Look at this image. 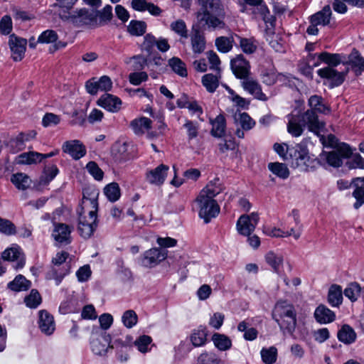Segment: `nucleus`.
Listing matches in <instances>:
<instances>
[{
    "label": "nucleus",
    "instance_id": "f257e3e1",
    "mask_svg": "<svg viewBox=\"0 0 364 364\" xmlns=\"http://www.w3.org/2000/svg\"><path fill=\"white\" fill-rule=\"evenodd\" d=\"M198 2L201 7L196 13L197 23L192 26L190 36L192 50L196 54L202 53L205 49L206 41L201 28L214 31L225 27L220 0H198Z\"/></svg>",
    "mask_w": 364,
    "mask_h": 364
},
{
    "label": "nucleus",
    "instance_id": "f03ea898",
    "mask_svg": "<svg viewBox=\"0 0 364 364\" xmlns=\"http://www.w3.org/2000/svg\"><path fill=\"white\" fill-rule=\"evenodd\" d=\"M98 193L92 191L88 196L85 193L78 210L79 223L78 232L80 236L85 239L90 238L97 228V212Z\"/></svg>",
    "mask_w": 364,
    "mask_h": 364
},
{
    "label": "nucleus",
    "instance_id": "7ed1b4c3",
    "mask_svg": "<svg viewBox=\"0 0 364 364\" xmlns=\"http://www.w3.org/2000/svg\"><path fill=\"white\" fill-rule=\"evenodd\" d=\"M222 189L219 178H215L200 191L196 200L199 208V217L203 218L205 223L215 218L220 212V207L214 198L222 191Z\"/></svg>",
    "mask_w": 364,
    "mask_h": 364
},
{
    "label": "nucleus",
    "instance_id": "20e7f679",
    "mask_svg": "<svg viewBox=\"0 0 364 364\" xmlns=\"http://www.w3.org/2000/svg\"><path fill=\"white\" fill-rule=\"evenodd\" d=\"M287 117V131L294 137L301 136L305 127L316 134H318L324 129V123L322 121H316L311 111H306L302 114H290Z\"/></svg>",
    "mask_w": 364,
    "mask_h": 364
},
{
    "label": "nucleus",
    "instance_id": "39448f33",
    "mask_svg": "<svg viewBox=\"0 0 364 364\" xmlns=\"http://www.w3.org/2000/svg\"><path fill=\"white\" fill-rule=\"evenodd\" d=\"M272 317L284 334L294 335L296 326V311L293 304L287 301H278L274 308Z\"/></svg>",
    "mask_w": 364,
    "mask_h": 364
},
{
    "label": "nucleus",
    "instance_id": "423d86ee",
    "mask_svg": "<svg viewBox=\"0 0 364 364\" xmlns=\"http://www.w3.org/2000/svg\"><path fill=\"white\" fill-rule=\"evenodd\" d=\"M66 18L76 26H97V14L95 11H90L86 9H80L69 14Z\"/></svg>",
    "mask_w": 364,
    "mask_h": 364
},
{
    "label": "nucleus",
    "instance_id": "0eeeda50",
    "mask_svg": "<svg viewBox=\"0 0 364 364\" xmlns=\"http://www.w3.org/2000/svg\"><path fill=\"white\" fill-rule=\"evenodd\" d=\"M309 159L308 151L304 146L297 144L289 147L287 161L294 168L304 167Z\"/></svg>",
    "mask_w": 364,
    "mask_h": 364
},
{
    "label": "nucleus",
    "instance_id": "6e6552de",
    "mask_svg": "<svg viewBox=\"0 0 364 364\" xmlns=\"http://www.w3.org/2000/svg\"><path fill=\"white\" fill-rule=\"evenodd\" d=\"M68 256V252H58L55 257L52 259L53 267L48 273V275L50 279L55 280L56 285H58L63 277L68 273V267L67 265L63 266L62 268L60 267V265L65 262Z\"/></svg>",
    "mask_w": 364,
    "mask_h": 364
},
{
    "label": "nucleus",
    "instance_id": "1a4fd4ad",
    "mask_svg": "<svg viewBox=\"0 0 364 364\" xmlns=\"http://www.w3.org/2000/svg\"><path fill=\"white\" fill-rule=\"evenodd\" d=\"M259 220V215L255 212L250 215H242L236 223L237 232L244 236L251 235L255 231Z\"/></svg>",
    "mask_w": 364,
    "mask_h": 364
},
{
    "label": "nucleus",
    "instance_id": "9d476101",
    "mask_svg": "<svg viewBox=\"0 0 364 364\" xmlns=\"http://www.w3.org/2000/svg\"><path fill=\"white\" fill-rule=\"evenodd\" d=\"M168 252L159 248H151L145 251L141 258V264L146 267H152L167 257Z\"/></svg>",
    "mask_w": 364,
    "mask_h": 364
},
{
    "label": "nucleus",
    "instance_id": "9b49d317",
    "mask_svg": "<svg viewBox=\"0 0 364 364\" xmlns=\"http://www.w3.org/2000/svg\"><path fill=\"white\" fill-rule=\"evenodd\" d=\"M352 155L350 147L343 144L337 149L326 154V159L327 163L333 167H340L343 164V159L349 158Z\"/></svg>",
    "mask_w": 364,
    "mask_h": 364
},
{
    "label": "nucleus",
    "instance_id": "f8f14e48",
    "mask_svg": "<svg viewBox=\"0 0 364 364\" xmlns=\"http://www.w3.org/2000/svg\"><path fill=\"white\" fill-rule=\"evenodd\" d=\"M110 343V337L105 333H92L90 346L92 351L97 355H106Z\"/></svg>",
    "mask_w": 364,
    "mask_h": 364
},
{
    "label": "nucleus",
    "instance_id": "ddd939ff",
    "mask_svg": "<svg viewBox=\"0 0 364 364\" xmlns=\"http://www.w3.org/2000/svg\"><path fill=\"white\" fill-rule=\"evenodd\" d=\"M348 72V68L345 71L338 72L333 68L326 67L318 70L317 73L321 77L327 79L330 82L331 87H337L343 82Z\"/></svg>",
    "mask_w": 364,
    "mask_h": 364
},
{
    "label": "nucleus",
    "instance_id": "4468645a",
    "mask_svg": "<svg viewBox=\"0 0 364 364\" xmlns=\"http://www.w3.org/2000/svg\"><path fill=\"white\" fill-rule=\"evenodd\" d=\"M27 41L18 37L15 34L9 36V46L11 52V57L14 61H21L25 55Z\"/></svg>",
    "mask_w": 364,
    "mask_h": 364
},
{
    "label": "nucleus",
    "instance_id": "2eb2a0df",
    "mask_svg": "<svg viewBox=\"0 0 364 364\" xmlns=\"http://www.w3.org/2000/svg\"><path fill=\"white\" fill-rule=\"evenodd\" d=\"M169 167L165 164H160L157 167L148 170L146 173V180L150 184L161 186L168 175Z\"/></svg>",
    "mask_w": 364,
    "mask_h": 364
},
{
    "label": "nucleus",
    "instance_id": "dca6fc26",
    "mask_svg": "<svg viewBox=\"0 0 364 364\" xmlns=\"http://www.w3.org/2000/svg\"><path fill=\"white\" fill-rule=\"evenodd\" d=\"M231 69L236 77L240 79H246L250 73V65L249 62L242 55H237L230 62Z\"/></svg>",
    "mask_w": 364,
    "mask_h": 364
},
{
    "label": "nucleus",
    "instance_id": "f3484780",
    "mask_svg": "<svg viewBox=\"0 0 364 364\" xmlns=\"http://www.w3.org/2000/svg\"><path fill=\"white\" fill-rule=\"evenodd\" d=\"M54 229L52 233V237L54 240L60 244H70L71 242V232L72 228L64 223H56L53 221Z\"/></svg>",
    "mask_w": 364,
    "mask_h": 364
},
{
    "label": "nucleus",
    "instance_id": "a211bd4d",
    "mask_svg": "<svg viewBox=\"0 0 364 364\" xmlns=\"http://www.w3.org/2000/svg\"><path fill=\"white\" fill-rule=\"evenodd\" d=\"M38 323L41 331L47 336L53 334L55 329L53 316L46 310L39 311Z\"/></svg>",
    "mask_w": 364,
    "mask_h": 364
},
{
    "label": "nucleus",
    "instance_id": "6ab92c4d",
    "mask_svg": "<svg viewBox=\"0 0 364 364\" xmlns=\"http://www.w3.org/2000/svg\"><path fill=\"white\" fill-rule=\"evenodd\" d=\"M1 257L4 260L7 261L16 260V264L14 266L16 269L22 268L25 264L24 255L21 252V249L18 246L6 249L2 252Z\"/></svg>",
    "mask_w": 364,
    "mask_h": 364
},
{
    "label": "nucleus",
    "instance_id": "aec40b11",
    "mask_svg": "<svg viewBox=\"0 0 364 364\" xmlns=\"http://www.w3.org/2000/svg\"><path fill=\"white\" fill-rule=\"evenodd\" d=\"M63 150L75 160L80 159L86 154L85 146L79 140L65 141L63 145Z\"/></svg>",
    "mask_w": 364,
    "mask_h": 364
},
{
    "label": "nucleus",
    "instance_id": "412c9836",
    "mask_svg": "<svg viewBox=\"0 0 364 364\" xmlns=\"http://www.w3.org/2000/svg\"><path fill=\"white\" fill-rule=\"evenodd\" d=\"M97 105L112 112H117L120 109L121 100L111 94L105 93L97 100Z\"/></svg>",
    "mask_w": 364,
    "mask_h": 364
},
{
    "label": "nucleus",
    "instance_id": "4be33fe9",
    "mask_svg": "<svg viewBox=\"0 0 364 364\" xmlns=\"http://www.w3.org/2000/svg\"><path fill=\"white\" fill-rule=\"evenodd\" d=\"M352 186L354 188L352 196L355 199L353 208L358 209L364 205V177L353 178L352 180Z\"/></svg>",
    "mask_w": 364,
    "mask_h": 364
},
{
    "label": "nucleus",
    "instance_id": "5701e85b",
    "mask_svg": "<svg viewBox=\"0 0 364 364\" xmlns=\"http://www.w3.org/2000/svg\"><path fill=\"white\" fill-rule=\"evenodd\" d=\"M344 64L350 66L356 75H360L364 71V58L361 56L360 53L353 49L349 54L348 60Z\"/></svg>",
    "mask_w": 364,
    "mask_h": 364
},
{
    "label": "nucleus",
    "instance_id": "b1692460",
    "mask_svg": "<svg viewBox=\"0 0 364 364\" xmlns=\"http://www.w3.org/2000/svg\"><path fill=\"white\" fill-rule=\"evenodd\" d=\"M310 109L307 111H311L316 121H320L316 112L326 114L329 112V108L323 103V99L318 95H312L308 101Z\"/></svg>",
    "mask_w": 364,
    "mask_h": 364
},
{
    "label": "nucleus",
    "instance_id": "393cba45",
    "mask_svg": "<svg viewBox=\"0 0 364 364\" xmlns=\"http://www.w3.org/2000/svg\"><path fill=\"white\" fill-rule=\"evenodd\" d=\"M331 16V9L329 5H326L321 11L310 16V23L325 26L330 23Z\"/></svg>",
    "mask_w": 364,
    "mask_h": 364
},
{
    "label": "nucleus",
    "instance_id": "a878e982",
    "mask_svg": "<svg viewBox=\"0 0 364 364\" xmlns=\"http://www.w3.org/2000/svg\"><path fill=\"white\" fill-rule=\"evenodd\" d=\"M316 321L319 323H328L336 318L335 313L323 304L318 306L314 311Z\"/></svg>",
    "mask_w": 364,
    "mask_h": 364
},
{
    "label": "nucleus",
    "instance_id": "bb28decb",
    "mask_svg": "<svg viewBox=\"0 0 364 364\" xmlns=\"http://www.w3.org/2000/svg\"><path fill=\"white\" fill-rule=\"evenodd\" d=\"M242 87L246 91L253 95L255 98L262 101L267 100L266 95L262 91L260 85L255 80L246 79L242 82Z\"/></svg>",
    "mask_w": 364,
    "mask_h": 364
},
{
    "label": "nucleus",
    "instance_id": "cd10ccee",
    "mask_svg": "<svg viewBox=\"0 0 364 364\" xmlns=\"http://www.w3.org/2000/svg\"><path fill=\"white\" fill-rule=\"evenodd\" d=\"M337 338L344 344L350 345L355 341L357 336L354 329L351 326L344 324L338 330Z\"/></svg>",
    "mask_w": 364,
    "mask_h": 364
},
{
    "label": "nucleus",
    "instance_id": "c85d7f7f",
    "mask_svg": "<svg viewBox=\"0 0 364 364\" xmlns=\"http://www.w3.org/2000/svg\"><path fill=\"white\" fill-rule=\"evenodd\" d=\"M252 14L255 19L261 18L265 23L272 25L274 17L270 14L269 9L263 1L254 7Z\"/></svg>",
    "mask_w": 364,
    "mask_h": 364
},
{
    "label": "nucleus",
    "instance_id": "c756f323",
    "mask_svg": "<svg viewBox=\"0 0 364 364\" xmlns=\"http://www.w3.org/2000/svg\"><path fill=\"white\" fill-rule=\"evenodd\" d=\"M212 124L210 133L212 136L220 138L224 136L226 128V122L223 115L219 114L214 119L210 120Z\"/></svg>",
    "mask_w": 364,
    "mask_h": 364
},
{
    "label": "nucleus",
    "instance_id": "7c9ffc66",
    "mask_svg": "<svg viewBox=\"0 0 364 364\" xmlns=\"http://www.w3.org/2000/svg\"><path fill=\"white\" fill-rule=\"evenodd\" d=\"M151 120L147 117H141L131 122V127L137 135H142L146 131L151 128Z\"/></svg>",
    "mask_w": 364,
    "mask_h": 364
},
{
    "label": "nucleus",
    "instance_id": "2f4dec72",
    "mask_svg": "<svg viewBox=\"0 0 364 364\" xmlns=\"http://www.w3.org/2000/svg\"><path fill=\"white\" fill-rule=\"evenodd\" d=\"M328 301L333 307L339 306L343 301V292L341 286L333 284L328 294Z\"/></svg>",
    "mask_w": 364,
    "mask_h": 364
},
{
    "label": "nucleus",
    "instance_id": "473e14b6",
    "mask_svg": "<svg viewBox=\"0 0 364 364\" xmlns=\"http://www.w3.org/2000/svg\"><path fill=\"white\" fill-rule=\"evenodd\" d=\"M315 55H316L309 54L306 60L300 62L298 65L299 71L305 76L311 78L313 76L314 68L319 65L318 60H316V62H314L312 64H311V61L315 59Z\"/></svg>",
    "mask_w": 364,
    "mask_h": 364
},
{
    "label": "nucleus",
    "instance_id": "72a5a7b5",
    "mask_svg": "<svg viewBox=\"0 0 364 364\" xmlns=\"http://www.w3.org/2000/svg\"><path fill=\"white\" fill-rule=\"evenodd\" d=\"M31 282L21 274L17 275L14 279L8 283V288L14 291H26L31 287Z\"/></svg>",
    "mask_w": 364,
    "mask_h": 364
},
{
    "label": "nucleus",
    "instance_id": "f704fd0d",
    "mask_svg": "<svg viewBox=\"0 0 364 364\" xmlns=\"http://www.w3.org/2000/svg\"><path fill=\"white\" fill-rule=\"evenodd\" d=\"M343 57V56L341 54H332L327 52H323L318 55L317 60H318L319 63L321 61L326 63L328 65V67L333 68L339 65L341 63H344L342 59Z\"/></svg>",
    "mask_w": 364,
    "mask_h": 364
},
{
    "label": "nucleus",
    "instance_id": "c9c22d12",
    "mask_svg": "<svg viewBox=\"0 0 364 364\" xmlns=\"http://www.w3.org/2000/svg\"><path fill=\"white\" fill-rule=\"evenodd\" d=\"M265 260L274 271L277 272L280 266L283 264L284 256L280 252L269 251L265 255Z\"/></svg>",
    "mask_w": 364,
    "mask_h": 364
},
{
    "label": "nucleus",
    "instance_id": "e433bc0d",
    "mask_svg": "<svg viewBox=\"0 0 364 364\" xmlns=\"http://www.w3.org/2000/svg\"><path fill=\"white\" fill-rule=\"evenodd\" d=\"M11 181L16 188L22 191L27 189L31 183L29 177L23 173L13 174L11 177Z\"/></svg>",
    "mask_w": 364,
    "mask_h": 364
},
{
    "label": "nucleus",
    "instance_id": "4c0bfd02",
    "mask_svg": "<svg viewBox=\"0 0 364 364\" xmlns=\"http://www.w3.org/2000/svg\"><path fill=\"white\" fill-rule=\"evenodd\" d=\"M212 341L215 346L221 351L227 350L232 346L231 340L224 334L214 333L212 337Z\"/></svg>",
    "mask_w": 364,
    "mask_h": 364
},
{
    "label": "nucleus",
    "instance_id": "58836bf2",
    "mask_svg": "<svg viewBox=\"0 0 364 364\" xmlns=\"http://www.w3.org/2000/svg\"><path fill=\"white\" fill-rule=\"evenodd\" d=\"M235 120L243 130L249 131L255 126V121L246 112L235 114Z\"/></svg>",
    "mask_w": 364,
    "mask_h": 364
},
{
    "label": "nucleus",
    "instance_id": "ea45409f",
    "mask_svg": "<svg viewBox=\"0 0 364 364\" xmlns=\"http://www.w3.org/2000/svg\"><path fill=\"white\" fill-rule=\"evenodd\" d=\"M234 43L233 36H220L215 39V43L217 49L221 53H228L232 48Z\"/></svg>",
    "mask_w": 364,
    "mask_h": 364
},
{
    "label": "nucleus",
    "instance_id": "a19ab883",
    "mask_svg": "<svg viewBox=\"0 0 364 364\" xmlns=\"http://www.w3.org/2000/svg\"><path fill=\"white\" fill-rule=\"evenodd\" d=\"M170 29L181 39H187L188 37V30L186 23L182 19H178L171 22Z\"/></svg>",
    "mask_w": 364,
    "mask_h": 364
},
{
    "label": "nucleus",
    "instance_id": "79ce46f5",
    "mask_svg": "<svg viewBox=\"0 0 364 364\" xmlns=\"http://www.w3.org/2000/svg\"><path fill=\"white\" fill-rule=\"evenodd\" d=\"M219 74H206L202 77V83L209 92H214L219 85Z\"/></svg>",
    "mask_w": 364,
    "mask_h": 364
},
{
    "label": "nucleus",
    "instance_id": "37998d69",
    "mask_svg": "<svg viewBox=\"0 0 364 364\" xmlns=\"http://www.w3.org/2000/svg\"><path fill=\"white\" fill-rule=\"evenodd\" d=\"M196 364H222V360L215 353L205 351L198 357Z\"/></svg>",
    "mask_w": 364,
    "mask_h": 364
},
{
    "label": "nucleus",
    "instance_id": "c03bdc74",
    "mask_svg": "<svg viewBox=\"0 0 364 364\" xmlns=\"http://www.w3.org/2000/svg\"><path fill=\"white\" fill-rule=\"evenodd\" d=\"M207 331L205 327L195 330L191 336V341L195 347L203 346L206 342Z\"/></svg>",
    "mask_w": 364,
    "mask_h": 364
},
{
    "label": "nucleus",
    "instance_id": "a18cd8bd",
    "mask_svg": "<svg viewBox=\"0 0 364 364\" xmlns=\"http://www.w3.org/2000/svg\"><path fill=\"white\" fill-rule=\"evenodd\" d=\"M146 23L142 21L132 20L127 27L129 33L132 36H141L146 32Z\"/></svg>",
    "mask_w": 364,
    "mask_h": 364
},
{
    "label": "nucleus",
    "instance_id": "49530a36",
    "mask_svg": "<svg viewBox=\"0 0 364 364\" xmlns=\"http://www.w3.org/2000/svg\"><path fill=\"white\" fill-rule=\"evenodd\" d=\"M183 127L186 131L188 141H191L198 137L200 129V126L198 122L186 119Z\"/></svg>",
    "mask_w": 364,
    "mask_h": 364
},
{
    "label": "nucleus",
    "instance_id": "de8ad7c7",
    "mask_svg": "<svg viewBox=\"0 0 364 364\" xmlns=\"http://www.w3.org/2000/svg\"><path fill=\"white\" fill-rule=\"evenodd\" d=\"M104 193L107 198L111 202H115L120 197V188L117 183H111L104 188Z\"/></svg>",
    "mask_w": 364,
    "mask_h": 364
},
{
    "label": "nucleus",
    "instance_id": "09e8293b",
    "mask_svg": "<svg viewBox=\"0 0 364 364\" xmlns=\"http://www.w3.org/2000/svg\"><path fill=\"white\" fill-rule=\"evenodd\" d=\"M268 168L274 174L281 178L286 179L289 176V171L284 164L279 162L269 163Z\"/></svg>",
    "mask_w": 364,
    "mask_h": 364
},
{
    "label": "nucleus",
    "instance_id": "8fccbe9b",
    "mask_svg": "<svg viewBox=\"0 0 364 364\" xmlns=\"http://www.w3.org/2000/svg\"><path fill=\"white\" fill-rule=\"evenodd\" d=\"M168 65L172 70L181 77L187 76V70L185 63L178 58L173 57L168 60Z\"/></svg>",
    "mask_w": 364,
    "mask_h": 364
},
{
    "label": "nucleus",
    "instance_id": "3c124183",
    "mask_svg": "<svg viewBox=\"0 0 364 364\" xmlns=\"http://www.w3.org/2000/svg\"><path fill=\"white\" fill-rule=\"evenodd\" d=\"M360 291V286L356 282H353L349 284L348 287L344 289L343 294L352 302H354L359 298Z\"/></svg>",
    "mask_w": 364,
    "mask_h": 364
},
{
    "label": "nucleus",
    "instance_id": "603ef678",
    "mask_svg": "<svg viewBox=\"0 0 364 364\" xmlns=\"http://www.w3.org/2000/svg\"><path fill=\"white\" fill-rule=\"evenodd\" d=\"M97 14V25L102 26L109 21L112 18V7L110 5L105 6L102 10L95 11Z\"/></svg>",
    "mask_w": 364,
    "mask_h": 364
},
{
    "label": "nucleus",
    "instance_id": "864d4df0",
    "mask_svg": "<svg viewBox=\"0 0 364 364\" xmlns=\"http://www.w3.org/2000/svg\"><path fill=\"white\" fill-rule=\"evenodd\" d=\"M122 321L125 327L132 328L136 325L138 316L134 310H127L122 314Z\"/></svg>",
    "mask_w": 364,
    "mask_h": 364
},
{
    "label": "nucleus",
    "instance_id": "5fc2aeb1",
    "mask_svg": "<svg viewBox=\"0 0 364 364\" xmlns=\"http://www.w3.org/2000/svg\"><path fill=\"white\" fill-rule=\"evenodd\" d=\"M41 154L30 151L28 153H23L19 155V163L23 164H31L41 161Z\"/></svg>",
    "mask_w": 364,
    "mask_h": 364
},
{
    "label": "nucleus",
    "instance_id": "6e6d98bb",
    "mask_svg": "<svg viewBox=\"0 0 364 364\" xmlns=\"http://www.w3.org/2000/svg\"><path fill=\"white\" fill-rule=\"evenodd\" d=\"M277 350L275 347L262 348L261 356L262 361L266 364H273L277 360Z\"/></svg>",
    "mask_w": 364,
    "mask_h": 364
},
{
    "label": "nucleus",
    "instance_id": "4d7b16f0",
    "mask_svg": "<svg viewBox=\"0 0 364 364\" xmlns=\"http://www.w3.org/2000/svg\"><path fill=\"white\" fill-rule=\"evenodd\" d=\"M58 38V36L56 31L53 30H46L42 32L38 38L37 42L38 43H53L56 42Z\"/></svg>",
    "mask_w": 364,
    "mask_h": 364
},
{
    "label": "nucleus",
    "instance_id": "13d9d810",
    "mask_svg": "<svg viewBox=\"0 0 364 364\" xmlns=\"http://www.w3.org/2000/svg\"><path fill=\"white\" fill-rule=\"evenodd\" d=\"M235 36L240 39V46L244 53L252 54L255 52L257 47L255 41L251 38H242L237 35Z\"/></svg>",
    "mask_w": 364,
    "mask_h": 364
},
{
    "label": "nucleus",
    "instance_id": "bf43d9fd",
    "mask_svg": "<svg viewBox=\"0 0 364 364\" xmlns=\"http://www.w3.org/2000/svg\"><path fill=\"white\" fill-rule=\"evenodd\" d=\"M26 305L29 308H36L41 302V296L38 291L32 289L29 295L24 299Z\"/></svg>",
    "mask_w": 364,
    "mask_h": 364
},
{
    "label": "nucleus",
    "instance_id": "052dcab7",
    "mask_svg": "<svg viewBox=\"0 0 364 364\" xmlns=\"http://www.w3.org/2000/svg\"><path fill=\"white\" fill-rule=\"evenodd\" d=\"M0 232L6 235H12L16 233V226L10 220L0 217Z\"/></svg>",
    "mask_w": 364,
    "mask_h": 364
},
{
    "label": "nucleus",
    "instance_id": "680f3d73",
    "mask_svg": "<svg viewBox=\"0 0 364 364\" xmlns=\"http://www.w3.org/2000/svg\"><path fill=\"white\" fill-rule=\"evenodd\" d=\"M152 339L150 336L143 335L139 336L135 341L134 345L141 353H146L149 350V346L151 343Z\"/></svg>",
    "mask_w": 364,
    "mask_h": 364
},
{
    "label": "nucleus",
    "instance_id": "e2e57ef3",
    "mask_svg": "<svg viewBox=\"0 0 364 364\" xmlns=\"http://www.w3.org/2000/svg\"><path fill=\"white\" fill-rule=\"evenodd\" d=\"M87 171L97 181L103 178V171L95 161H90L86 166Z\"/></svg>",
    "mask_w": 364,
    "mask_h": 364
},
{
    "label": "nucleus",
    "instance_id": "0e129e2a",
    "mask_svg": "<svg viewBox=\"0 0 364 364\" xmlns=\"http://www.w3.org/2000/svg\"><path fill=\"white\" fill-rule=\"evenodd\" d=\"M263 232L268 236L275 237H286L291 236V233L289 232H285L280 228H277L264 227Z\"/></svg>",
    "mask_w": 364,
    "mask_h": 364
},
{
    "label": "nucleus",
    "instance_id": "69168bd1",
    "mask_svg": "<svg viewBox=\"0 0 364 364\" xmlns=\"http://www.w3.org/2000/svg\"><path fill=\"white\" fill-rule=\"evenodd\" d=\"M29 139L28 136L23 133H20L16 138L11 140L10 143L16 151L24 149L25 141Z\"/></svg>",
    "mask_w": 364,
    "mask_h": 364
},
{
    "label": "nucleus",
    "instance_id": "338daca9",
    "mask_svg": "<svg viewBox=\"0 0 364 364\" xmlns=\"http://www.w3.org/2000/svg\"><path fill=\"white\" fill-rule=\"evenodd\" d=\"M13 16L15 20L26 21L34 18L33 15L28 11L21 10L19 8L14 7L12 9Z\"/></svg>",
    "mask_w": 364,
    "mask_h": 364
},
{
    "label": "nucleus",
    "instance_id": "774afa93",
    "mask_svg": "<svg viewBox=\"0 0 364 364\" xmlns=\"http://www.w3.org/2000/svg\"><path fill=\"white\" fill-rule=\"evenodd\" d=\"M148 75L145 72H134L129 75V80L134 85H139L142 82L146 81Z\"/></svg>",
    "mask_w": 364,
    "mask_h": 364
}]
</instances>
